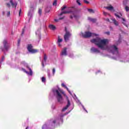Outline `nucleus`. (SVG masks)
<instances>
[{"label": "nucleus", "mask_w": 129, "mask_h": 129, "mask_svg": "<svg viewBox=\"0 0 129 129\" xmlns=\"http://www.w3.org/2000/svg\"><path fill=\"white\" fill-rule=\"evenodd\" d=\"M64 31H65L66 33H67V32H69V31H68V30H67V28H66V27L64 28Z\"/></svg>", "instance_id": "obj_33"}, {"label": "nucleus", "mask_w": 129, "mask_h": 129, "mask_svg": "<svg viewBox=\"0 0 129 129\" xmlns=\"http://www.w3.org/2000/svg\"><path fill=\"white\" fill-rule=\"evenodd\" d=\"M64 17L59 18L58 20H63V19H64Z\"/></svg>", "instance_id": "obj_37"}, {"label": "nucleus", "mask_w": 129, "mask_h": 129, "mask_svg": "<svg viewBox=\"0 0 129 129\" xmlns=\"http://www.w3.org/2000/svg\"><path fill=\"white\" fill-rule=\"evenodd\" d=\"M10 15H11V11H8L7 13V17H10Z\"/></svg>", "instance_id": "obj_27"}, {"label": "nucleus", "mask_w": 129, "mask_h": 129, "mask_svg": "<svg viewBox=\"0 0 129 129\" xmlns=\"http://www.w3.org/2000/svg\"><path fill=\"white\" fill-rule=\"evenodd\" d=\"M70 19H73V16L72 15L70 16Z\"/></svg>", "instance_id": "obj_40"}, {"label": "nucleus", "mask_w": 129, "mask_h": 129, "mask_svg": "<svg viewBox=\"0 0 129 129\" xmlns=\"http://www.w3.org/2000/svg\"><path fill=\"white\" fill-rule=\"evenodd\" d=\"M20 42H21V40H19L18 42V44H20Z\"/></svg>", "instance_id": "obj_44"}, {"label": "nucleus", "mask_w": 129, "mask_h": 129, "mask_svg": "<svg viewBox=\"0 0 129 129\" xmlns=\"http://www.w3.org/2000/svg\"><path fill=\"white\" fill-rule=\"evenodd\" d=\"M92 35H94L95 36H97V35L95 34H93L89 31H86L85 32V34H82V36L83 38H90Z\"/></svg>", "instance_id": "obj_7"}, {"label": "nucleus", "mask_w": 129, "mask_h": 129, "mask_svg": "<svg viewBox=\"0 0 129 129\" xmlns=\"http://www.w3.org/2000/svg\"><path fill=\"white\" fill-rule=\"evenodd\" d=\"M3 44L4 46V48L2 49V51H3L4 52H7L9 51V49L11 48V46L10 45L9 43H8V40L7 39H4L3 40Z\"/></svg>", "instance_id": "obj_4"}, {"label": "nucleus", "mask_w": 129, "mask_h": 129, "mask_svg": "<svg viewBox=\"0 0 129 129\" xmlns=\"http://www.w3.org/2000/svg\"><path fill=\"white\" fill-rule=\"evenodd\" d=\"M47 55L46 54H44V57H43L44 62H46L47 61Z\"/></svg>", "instance_id": "obj_20"}, {"label": "nucleus", "mask_w": 129, "mask_h": 129, "mask_svg": "<svg viewBox=\"0 0 129 129\" xmlns=\"http://www.w3.org/2000/svg\"><path fill=\"white\" fill-rule=\"evenodd\" d=\"M91 43H93L97 46L98 48L101 49V50H108V43H109V40L107 39H103L99 37H97L96 38L91 40Z\"/></svg>", "instance_id": "obj_1"}, {"label": "nucleus", "mask_w": 129, "mask_h": 129, "mask_svg": "<svg viewBox=\"0 0 129 129\" xmlns=\"http://www.w3.org/2000/svg\"><path fill=\"white\" fill-rule=\"evenodd\" d=\"M21 13H22V9H20L19 11V16H21Z\"/></svg>", "instance_id": "obj_34"}, {"label": "nucleus", "mask_w": 129, "mask_h": 129, "mask_svg": "<svg viewBox=\"0 0 129 129\" xmlns=\"http://www.w3.org/2000/svg\"><path fill=\"white\" fill-rule=\"evenodd\" d=\"M63 41V39L62 38H60V36H58V40L57 43H61V42Z\"/></svg>", "instance_id": "obj_18"}, {"label": "nucleus", "mask_w": 129, "mask_h": 129, "mask_svg": "<svg viewBox=\"0 0 129 129\" xmlns=\"http://www.w3.org/2000/svg\"><path fill=\"white\" fill-rule=\"evenodd\" d=\"M72 9H74V7H72Z\"/></svg>", "instance_id": "obj_51"}, {"label": "nucleus", "mask_w": 129, "mask_h": 129, "mask_svg": "<svg viewBox=\"0 0 129 129\" xmlns=\"http://www.w3.org/2000/svg\"><path fill=\"white\" fill-rule=\"evenodd\" d=\"M70 37H71V33L70 32H67L64 35V41H66V42L69 41V38H70Z\"/></svg>", "instance_id": "obj_8"}, {"label": "nucleus", "mask_w": 129, "mask_h": 129, "mask_svg": "<svg viewBox=\"0 0 129 129\" xmlns=\"http://www.w3.org/2000/svg\"><path fill=\"white\" fill-rule=\"evenodd\" d=\"M91 51L93 52V53H100V51L98 50V49L93 47L91 48Z\"/></svg>", "instance_id": "obj_12"}, {"label": "nucleus", "mask_w": 129, "mask_h": 129, "mask_svg": "<svg viewBox=\"0 0 129 129\" xmlns=\"http://www.w3.org/2000/svg\"><path fill=\"white\" fill-rule=\"evenodd\" d=\"M39 39H41V36H39Z\"/></svg>", "instance_id": "obj_50"}, {"label": "nucleus", "mask_w": 129, "mask_h": 129, "mask_svg": "<svg viewBox=\"0 0 129 129\" xmlns=\"http://www.w3.org/2000/svg\"><path fill=\"white\" fill-rule=\"evenodd\" d=\"M104 34H106V35H108L109 36V35H110V32H109V31H108L105 32Z\"/></svg>", "instance_id": "obj_31"}, {"label": "nucleus", "mask_w": 129, "mask_h": 129, "mask_svg": "<svg viewBox=\"0 0 129 129\" xmlns=\"http://www.w3.org/2000/svg\"><path fill=\"white\" fill-rule=\"evenodd\" d=\"M57 44H58V47H61V43H60V42H59V43H57Z\"/></svg>", "instance_id": "obj_35"}, {"label": "nucleus", "mask_w": 129, "mask_h": 129, "mask_svg": "<svg viewBox=\"0 0 129 129\" xmlns=\"http://www.w3.org/2000/svg\"><path fill=\"white\" fill-rule=\"evenodd\" d=\"M55 68H53V69H52V73H53V74L54 75V74H55Z\"/></svg>", "instance_id": "obj_32"}, {"label": "nucleus", "mask_w": 129, "mask_h": 129, "mask_svg": "<svg viewBox=\"0 0 129 129\" xmlns=\"http://www.w3.org/2000/svg\"><path fill=\"white\" fill-rule=\"evenodd\" d=\"M84 3L85 4H87V5H88V4H89V2H88L87 0H84Z\"/></svg>", "instance_id": "obj_29"}, {"label": "nucleus", "mask_w": 129, "mask_h": 129, "mask_svg": "<svg viewBox=\"0 0 129 129\" xmlns=\"http://www.w3.org/2000/svg\"><path fill=\"white\" fill-rule=\"evenodd\" d=\"M3 15L5 16V12H3Z\"/></svg>", "instance_id": "obj_46"}, {"label": "nucleus", "mask_w": 129, "mask_h": 129, "mask_svg": "<svg viewBox=\"0 0 129 129\" xmlns=\"http://www.w3.org/2000/svg\"><path fill=\"white\" fill-rule=\"evenodd\" d=\"M27 68L29 69V72L26 71V70L24 68H22L23 71H24V72H25V73H26L28 75H30V76H32V75H33V72L32 71V69L28 66L27 67Z\"/></svg>", "instance_id": "obj_9"}, {"label": "nucleus", "mask_w": 129, "mask_h": 129, "mask_svg": "<svg viewBox=\"0 0 129 129\" xmlns=\"http://www.w3.org/2000/svg\"><path fill=\"white\" fill-rule=\"evenodd\" d=\"M53 6H57V0H55L52 4Z\"/></svg>", "instance_id": "obj_21"}, {"label": "nucleus", "mask_w": 129, "mask_h": 129, "mask_svg": "<svg viewBox=\"0 0 129 129\" xmlns=\"http://www.w3.org/2000/svg\"><path fill=\"white\" fill-rule=\"evenodd\" d=\"M111 20L115 26H118V22L116 21V20H115V19H112Z\"/></svg>", "instance_id": "obj_16"}, {"label": "nucleus", "mask_w": 129, "mask_h": 129, "mask_svg": "<svg viewBox=\"0 0 129 129\" xmlns=\"http://www.w3.org/2000/svg\"><path fill=\"white\" fill-rule=\"evenodd\" d=\"M27 50L30 52V53H32V54H35V53L38 52V50L37 49H33V45L32 44H28Z\"/></svg>", "instance_id": "obj_5"}, {"label": "nucleus", "mask_w": 129, "mask_h": 129, "mask_svg": "<svg viewBox=\"0 0 129 129\" xmlns=\"http://www.w3.org/2000/svg\"><path fill=\"white\" fill-rule=\"evenodd\" d=\"M77 3L79 5V6H81V3H80V0H76Z\"/></svg>", "instance_id": "obj_26"}, {"label": "nucleus", "mask_w": 129, "mask_h": 129, "mask_svg": "<svg viewBox=\"0 0 129 129\" xmlns=\"http://www.w3.org/2000/svg\"><path fill=\"white\" fill-rule=\"evenodd\" d=\"M24 32H25V30L23 29L22 31V35L24 34Z\"/></svg>", "instance_id": "obj_41"}, {"label": "nucleus", "mask_w": 129, "mask_h": 129, "mask_svg": "<svg viewBox=\"0 0 129 129\" xmlns=\"http://www.w3.org/2000/svg\"><path fill=\"white\" fill-rule=\"evenodd\" d=\"M26 129H29V127L27 126V127L26 128Z\"/></svg>", "instance_id": "obj_49"}, {"label": "nucleus", "mask_w": 129, "mask_h": 129, "mask_svg": "<svg viewBox=\"0 0 129 129\" xmlns=\"http://www.w3.org/2000/svg\"><path fill=\"white\" fill-rule=\"evenodd\" d=\"M105 8L107 10H108L109 11H111V10H113V7L112 6H110L109 7H105Z\"/></svg>", "instance_id": "obj_17"}, {"label": "nucleus", "mask_w": 129, "mask_h": 129, "mask_svg": "<svg viewBox=\"0 0 129 129\" xmlns=\"http://www.w3.org/2000/svg\"><path fill=\"white\" fill-rule=\"evenodd\" d=\"M42 65L43 67H44V62H42Z\"/></svg>", "instance_id": "obj_47"}, {"label": "nucleus", "mask_w": 129, "mask_h": 129, "mask_svg": "<svg viewBox=\"0 0 129 129\" xmlns=\"http://www.w3.org/2000/svg\"><path fill=\"white\" fill-rule=\"evenodd\" d=\"M110 51L112 54H118V48L115 45H112L110 47Z\"/></svg>", "instance_id": "obj_6"}, {"label": "nucleus", "mask_w": 129, "mask_h": 129, "mask_svg": "<svg viewBox=\"0 0 129 129\" xmlns=\"http://www.w3.org/2000/svg\"><path fill=\"white\" fill-rule=\"evenodd\" d=\"M88 20H89V21H90L92 23H96V21H97L96 19L92 18L91 17H88Z\"/></svg>", "instance_id": "obj_15"}, {"label": "nucleus", "mask_w": 129, "mask_h": 129, "mask_svg": "<svg viewBox=\"0 0 129 129\" xmlns=\"http://www.w3.org/2000/svg\"><path fill=\"white\" fill-rule=\"evenodd\" d=\"M54 21L55 22H58V19H55Z\"/></svg>", "instance_id": "obj_45"}, {"label": "nucleus", "mask_w": 129, "mask_h": 129, "mask_svg": "<svg viewBox=\"0 0 129 129\" xmlns=\"http://www.w3.org/2000/svg\"><path fill=\"white\" fill-rule=\"evenodd\" d=\"M53 92L54 93H55L56 94V97L57 99L58 102H60V103H61L63 101V97L62 96L61 94H63L64 96L66 97V99L68 101L67 105L62 109V111H65L67 109H68V108L70 105H71V103H70V100H69V98H68V96L66 95V94L64 91L62 90H58L57 89H55L53 90Z\"/></svg>", "instance_id": "obj_2"}, {"label": "nucleus", "mask_w": 129, "mask_h": 129, "mask_svg": "<svg viewBox=\"0 0 129 129\" xmlns=\"http://www.w3.org/2000/svg\"><path fill=\"white\" fill-rule=\"evenodd\" d=\"M61 86H62L63 87H64L65 88H66L67 89V90H68V88L64 84H63V83L61 84Z\"/></svg>", "instance_id": "obj_24"}, {"label": "nucleus", "mask_w": 129, "mask_h": 129, "mask_svg": "<svg viewBox=\"0 0 129 129\" xmlns=\"http://www.w3.org/2000/svg\"><path fill=\"white\" fill-rule=\"evenodd\" d=\"M6 6L8 8H11V4H10V3H7Z\"/></svg>", "instance_id": "obj_30"}, {"label": "nucleus", "mask_w": 129, "mask_h": 129, "mask_svg": "<svg viewBox=\"0 0 129 129\" xmlns=\"http://www.w3.org/2000/svg\"><path fill=\"white\" fill-rule=\"evenodd\" d=\"M123 24L124 25V23L123 22Z\"/></svg>", "instance_id": "obj_52"}, {"label": "nucleus", "mask_w": 129, "mask_h": 129, "mask_svg": "<svg viewBox=\"0 0 129 129\" xmlns=\"http://www.w3.org/2000/svg\"><path fill=\"white\" fill-rule=\"evenodd\" d=\"M52 123H53L54 124H55L56 123V120H54L53 121H52Z\"/></svg>", "instance_id": "obj_36"}, {"label": "nucleus", "mask_w": 129, "mask_h": 129, "mask_svg": "<svg viewBox=\"0 0 129 129\" xmlns=\"http://www.w3.org/2000/svg\"><path fill=\"white\" fill-rule=\"evenodd\" d=\"M41 80L43 82H45V81H46V78H45V77H43L41 78Z\"/></svg>", "instance_id": "obj_28"}, {"label": "nucleus", "mask_w": 129, "mask_h": 129, "mask_svg": "<svg viewBox=\"0 0 129 129\" xmlns=\"http://www.w3.org/2000/svg\"><path fill=\"white\" fill-rule=\"evenodd\" d=\"M106 21H107V22H110V21H109V19H108V18H107V19H106Z\"/></svg>", "instance_id": "obj_43"}, {"label": "nucleus", "mask_w": 129, "mask_h": 129, "mask_svg": "<svg viewBox=\"0 0 129 129\" xmlns=\"http://www.w3.org/2000/svg\"><path fill=\"white\" fill-rule=\"evenodd\" d=\"M61 56H67V48L64 47L60 54Z\"/></svg>", "instance_id": "obj_11"}, {"label": "nucleus", "mask_w": 129, "mask_h": 129, "mask_svg": "<svg viewBox=\"0 0 129 129\" xmlns=\"http://www.w3.org/2000/svg\"><path fill=\"white\" fill-rule=\"evenodd\" d=\"M65 9H67V7L65 5L63 6V8H61L62 12L59 15V16H62V15L66 14H72L74 16V18L77 19V15H75V12H76V10L75 9H70L69 11H63Z\"/></svg>", "instance_id": "obj_3"}, {"label": "nucleus", "mask_w": 129, "mask_h": 129, "mask_svg": "<svg viewBox=\"0 0 129 129\" xmlns=\"http://www.w3.org/2000/svg\"><path fill=\"white\" fill-rule=\"evenodd\" d=\"M84 110H85V111H86V112H88L87 110H86V109H84Z\"/></svg>", "instance_id": "obj_48"}, {"label": "nucleus", "mask_w": 129, "mask_h": 129, "mask_svg": "<svg viewBox=\"0 0 129 129\" xmlns=\"http://www.w3.org/2000/svg\"><path fill=\"white\" fill-rule=\"evenodd\" d=\"M122 20L123 22H125V19H124V18H122Z\"/></svg>", "instance_id": "obj_42"}, {"label": "nucleus", "mask_w": 129, "mask_h": 129, "mask_svg": "<svg viewBox=\"0 0 129 129\" xmlns=\"http://www.w3.org/2000/svg\"><path fill=\"white\" fill-rule=\"evenodd\" d=\"M38 13L39 14L40 16H41V15H42V9H39Z\"/></svg>", "instance_id": "obj_25"}, {"label": "nucleus", "mask_w": 129, "mask_h": 129, "mask_svg": "<svg viewBox=\"0 0 129 129\" xmlns=\"http://www.w3.org/2000/svg\"><path fill=\"white\" fill-rule=\"evenodd\" d=\"M48 28H49L50 30H52V31H55V30H56V26L54 25H49Z\"/></svg>", "instance_id": "obj_13"}, {"label": "nucleus", "mask_w": 129, "mask_h": 129, "mask_svg": "<svg viewBox=\"0 0 129 129\" xmlns=\"http://www.w3.org/2000/svg\"><path fill=\"white\" fill-rule=\"evenodd\" d=\"M4 60H5V56H3L2 57V61H4Z\"/></svg>", "instance_id": "obj_39"}, {"label": "nucleus", "mask_w": 129, "mask_h": 129, "mask_svg": "<svg viewBox=\"0 0 129 129\" xmlns=\"http://www.w3.org/2000/svg\"><path fill=\"white\" fill-rule=\"evenodd\" d=\"M103 14L104 15V16H106V15H107V13L106 12H103Z\"/></svg>", "instance_id": "obj_38"}, {"label": "nucleus", "mask_w": 129, "mask_h": 129, "mask_svg": "<svg viewBox=\"0 0 129 129\" xmlns=\"http://www.w3.org/2000/svg\"><path fill=\"white\" fill-rule=\"evenodd\" d=\"M47 128H48V125H47V124H43L42 127V129H47Z\"/></svg>", "instance_id": "obj_19"}, {"label": "nucleus", "mask_w": 129, "mask_h": 129, "mask_svg": "<svg viewBox=\"0 0 129 129\" xmlns=\"http://www.w3.org/2000/svg\"><path fill=\"white\" fill-rule=\"evenodd\" d=\"M10 3L11 6H12V8H15V10H16L17 9V6H18V3L17 2L14 3L13 0H10Z\"/></svg>", "instance_id": "obj_10"}, {"label": "nucleus", "mask_w": 129, "mask_h": 129, "mask_svg": "<svg viewBox=\"0 0 129 129\" xmlns=\"http://www.w3.org/2000/svg\"><path fill=\"white\" fill-rule=\"evenodd\" d=\"M114 15L115 16V17H116L117 18H118V19H120V17L122 16V14H121V13H115Z\"/></svg>", "instance_id": "obj_14"}, {"label": "nucleus", "mask_w": 129, "mask_h": 129, "mask_svg": "<svg viewBox=\"0 0 129 129\" xmlns=\"http://www.w3.org/2000/svg\"><path fill=\"white\" fill-rule=\"evenodd\" d=\"M88 12H89V13H94V11L92 9H88Z\"/></svg>", "instance_id": "obj_23"}, {"label": "nucleus", "mask_w": 129, "mask_h": 129, "mask_svg": "<svg viewBox=\"0 0 129 129\" xmlns=\"http://www.w3.org/2000/svg\"><path fill=\"white\" fill-rule=\"evenodd\" d=\"M125 11H126V12H129V7L128 6H125Z\"/></svg>", "instance_id": "obj_22"}]
</instances>
